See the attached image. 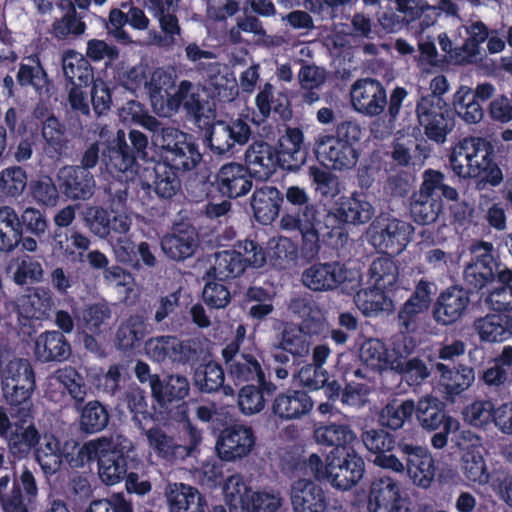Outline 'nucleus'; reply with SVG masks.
<instances>
[{
  "mask_svg": "<svg viewBox=\"0 0 512 512\" xmlns=\"http://www.w3.org/2000/svg\"><path fill=\"white\" fill-rule=\"evenodd\" d=\"M367 507L369 512H408L400 483L389 476L371 483Z\"/></svg>",
  "mask_w": 512,
  "mask_h": 512,
  "instance_id": "16",
  "label": "nucleus"
},
{
  "mask_svg": "<svg viewBox=\"0 0 512 512\" xmlns=\"http://www.w3.org/2000/svg\"><path fill=\"white\" fill-rule=\"evenodd\" d=\"M17 81L21 86H31L39 94L48 92V78L39 60H33V64L22 63L17 73Z\"/></svg>",
  "mask_w": 512,
  "mask_h": 512,
  "instance_id": "60",
  "label": "nucleus"
},
{
  "mask_svg": "<svg viewBox=\"0 0 512 512\" xmlns=\"http://www.w3.org/2000/svg\"><path fill=\"white\" fill-rule=\"evenodd\" d=\"M263 253L266 262L281 270L293 267L298 259L297 245L282 236L271 238L267 243V251Z\"/></svg>",
  "mask_w": 512,
  "mask_h": 512,
  "instance_id": "46",
  "label": "nucleus"
},
{
  "mask_svg": "<svg viewBox=\"0 0 512 512\" xmlns=\"http://www.w3.org/2000/svg\"><path fill=\"white\" fill-rule=\"evenodd\" d=\"M350 99L353 109L368 117L380 115L387 106L385 88L371 78L357 80L351 87Z\"/></svg>",
  "mask_w": 512,
  "mask_h": 512,
  "instance_id": "14",
  "label": "nucleus"
},
{
  "mask_svg": "<svg viewBox=\"0 0 512 512\" xmlns=\"http://www.w3.org/2000/svg\"><path fill=\"white\" fill-rule=\"evenodd\" d=\"M152 141L161 147L166 164L174 170H191L201 160L192 137L176 128L161 129L158 134H153Z\"/></svg>",
  "mask_w": 512,
  "mask_h": 512,
  "instance_id": "4",
  "label": "nucleus"
},
{
  "mask_svg": "<svg viewBox=\"0 0 512 512\" xmlns=\"http://www.w3.org/2000/svg\"><path fill=\"white\" fill-rule=\"evenodd\" d=\"M418 122L432 141L444 143L454 129V118L442 98L423 96L416 105Z\"/></svg>",
  "mask_w": 512,
  "mask_h": 512,
  "instance_id": "9",
  "label": "nucleus"
},
{
  "mask_svg": "<svg viewBox=\"0 0 512 512\" xmlns=\"http://www.w3.org/2000/svg\"><path fill=\"white\" fill-rule=\"evenodd\" d=\"M313 437L319 445L333 447L332 450L339 449V454L349 449H355V445L358 443V436L349 425L335 422L317 426Z\"/></svg>",
  "mask_w": 512,
  "mask_h": 512,
  "instance_id": "32",
  "label": "nucleus"
},
{
  "mask_svg": "<svg viewBox=\"0 0 512 512\" xmlns=\"http://www.w3.org/2000/svg\"><path fill=\"white\" fill-rule=\"evenodd\" d=\"M335 205V212L327 214L328 221L339 220L343 223L360 225L370 221L375 214V209L367 195L360 192L340 197Z\"/></svg>",
  "mask_w": 512,
  "mask_h": 512,
  "instance_id": "23",
  "label": "nucleus"
},
{
  "mask_svg": "<svg viewBox=\"0 0 512 512\" xmlns=\"http://www.w3.org/2000/svg\"><path fill=\"white\" fill-rule=\"evenodd\" d=\"M254 444L255 437L250 427L234 425L221 432L216 451L221 460L231 462L249 455Z\"/></svg>",
  "mask_w": 512,
  "mask_h": 512,
  "instance_id": "19",
  "label": "nucleus"
},
{
  "mask_svg": "<svg viewBox=\"0 0 512 512\" xmlns=\"http://www.w3.org/2000/svg\"><path fill=\"white\" fill-rule=\"evenodd\" d=\"M398 347L396 356H401V367L392 368V370L403 374L406 380L413 384H417L427 378L429 372L426 365L417 358L408 359L415 348L414 340L406 334H400Z\"/></svg>",
  "mask_w": 512,
  "mask_h": 512,
  "instance_id": "42",
  "label": "nucleus"
},
{
  "mask_svg": "<svg viewBox=\"0 0 512 512\" xmlns=\"http://www.w3.org/2000/svg\"><path fill=\"white\" fill-rule=\"evenodd\" d=\"M169 512H205L206 502L200 492L184 483H171L165 490Z\"/></svg>",
  "mask_w": 512,
  "mask_h": 512,
  "instance_id": "34",
  "label": "nucleus"
},
{
  "mask_svg": "<svg viewBox=\"0 0 512 512\" xmlns=\"http://www.w3.org/2000/svg\"><path fill=\"white\" fill-rule=\"evenodd\" d=\"M248 172L256 178L268 179L278 165V153L274 147L265 142L252 143L245 152Z\"/></svg>",
  "mask_w": 512,
  "mask_h": 512,
  "instance_id": "33",
  "label": "nucleus"
},
{
  "mask_svg": "<svg viewBox=\"0 0 512 512\" xmlns=\"http://www.w3.org/2000/svg\"><path fill=\"white\" fill-rule=\"evenodd\" d=\"M399 343L400 335L393 338L389 348L378 339H368L360 347V359L366 366L377 371L400 368L401 356H396Z\"/></svg>",
  "mask_w": 512,
  "mask_h": 512,
  "instance_id": "26",
  "label": "nucleus"
},
{
  "mask_svg": "<svg viewBox=\"0 0 512 512\" xmlns=\"http://www.w3.org/2000/svg\"><path fill=\"white\" fill-rule=\"evenodd\" d=\"M442 210V201L438 197H431L420 192L413 195L410 212L415 222L430 224L434 222Z\"/></svg>",
  "mask_w": 512,
  "mask_h": 512,
  "instance_id": "56",
  "label": "nucleus"
},
{
  "mask_svg": "<svg viewBox=\"0 0 512 512\" xmlns=\"http://www.w3.org/2000/svg\"><path fill=\"white\" fill-rule=\"evenodd\" d=\"M21 220L9 206L0 207V250L9 252L20 242Z\"/></svg>",
  "mask_w": 512,
  "mask_h": 512,
  "instance_id": "51",
  "label": "nucleus"
},
{
  "mask_svg": "<svg viewBox=\"0 0 512 512\" xmlns=\"http://www.w3.org/2000/svg\"><path fill=\"white\" fill-rule=\"evenodd\" d=\"M228 369V375L236 384L257 380L262 387H267L264 372L259 362L251 355L239 353V346L230 343L222 351Z\"/></svg>",
  "mask_w": 512,
  "mask_h": 512,
  "instance_id": "20",
  "label": "nucleus"
},
{
  "mask_svg": "<svg viewBox=\"0 0 512 512\" xmlns=\"http://www.w3.org/2000/svg\"><path fill=\"white\" fill-rule=\"evenodd\" d=\"M150 388L153 396L159 402L183 399L189 393L188 380L180 375H171L165 382H162L159 377H152Z\"/></svg>",
  "mask_w": 512,
  "mask_h": 512,
  "instance_id": "52",
  "label": "nucleus"
},
{
  "mask_svg": "<svg viewBox=\"0 0 512 512\" xmlns=\"http://www.w3.org/2000/svg\"><path fill=\"white\" fill-rule=\"evenodd\" d=\"M12 424L4 407L0 406V436H5L10 453L19 459L27 457L40 440V434L33 424Z\"/></svg>",
  "mask_w": 512,
  "mask_h": 512,
  "instance_id": "18",
  "label": "nucleus"
},
{
  "mask_svg": "<svg viewBox=\"0 0 512 512\" xmlns=\"http://www.w3.org/2000/svg\"><path fill=\"white\" fill-rule=\"evenodd\" d=\"M207 89L220 101L230 102L238 95L235 75L229 67L220 63L210 64L207 68Z\"/></svg>",
  "mask_w": 512,
  "mask_h": 512,
  "instance_id": "37",
  "label": "nucleus"
},
{
  "mask_svg": "<svg viewBox=\"0 0 512 512\" xmlns=\"http://www.w3.org/2000/svg\"><path fill=\"white\" fill-rule=\"evenodd\" d=\"M293 512H326L328 497L324 488L311 479H298L289 492Z\"/></svg>",
  "mask_w": 512,
  "mask_h": 512,
  "instance_id": "21",
  "label": "nucleus"
},
{
  "mask_svg": "<svg viewBox=\"0 0 512 512\" xmlns=\"http://www.w3.org/2000/svg\"><path fill=\"white\" fill-rule=\"evenodd\" d=\"M453 107L457 115L468 124L478 123L483 111L468 86H460L453 95Z\"/></svg>",
  "mask_w": 512,
  "mask_h": 512,
  "instance_id": "53",
  "label": "nucleus"
},
{
  "mask_svg": "<svg viewBox=\"0 0 512 512\" xmlns=\"http://www.w3.org/2000/svg\"><path fill=\"white\" fill-rule=\"evenodd\" d=\"M38 495L33 473L23 467L20 474L6 473L0 477V504L4 512H29V505Z\"/></svg>",
  "mask_w": 512,
  "mask_h": 512,
  "instance_id": "7",
  "label": "nucleus"
},
{
  "mask_svg": "<svg viewBox=\"0 0 512 512\" xmlns=\"http://www.w3.org/2000/svg\"><path fill=\"white\" fill-rule=\"evenodd\" d=\"M399 450L406 456V474L409 480L418 488L429 489L436 475L435 460L431 452L422 446L409 443H399Z\"/></svg>",
  "mask_w": 512,
  "mask_h": 512,
  "instance_id": "13",
  "label": "nucleus"
},
{
  "mask_svg": "<svg viewBox=\"0 0 512 512\" xmlns=\"http://www.w3.org/2000/svg\"><path fill=\"white\" fill-rule=\"evenodd\" d=\"M472 255L470 263L464 270L465 281L475 288H483L503 268L498 265L492 254L493 245L488 242H477L470 247Z\"/></svg>",
  "mask_w": 512,
  "mask_h": 512,
  "instance_id": "15",
  "label": "nucleus"
},
{
  "mask_svg": "<svg viewBox=\"0 0 512 512\" xmlns=\"http://www.w3.org/2000/svg\"><path fill=\"white\" fill-rule=\"evenodd\" d=\"M283 504L280 492L273 489L252 491L245 512H276Z\"/></svg>",
  "mask_w": 512,
  "mask_h": 512,
  "instance_id": "64",
  "label": "nucleus"
},
{
  "mask_svg": "<svg viewBox=\"0 0 512 512\" xmlns=\"http://www.w3.org/2000/svg\"><path fill=\"white\" fill-rule=\"evenodd\" d=\"M176 79L177 75L172 67H160L149 72L146 90L154 112L161 117H170L183 105L201 125L203 115L212 116L211 109L203 105L197 86L183 80L176 87Z\"/></svg>",
  "mask_w": 512,
  "mask_h": 512,
  "instance_id": "1",
  "label": "nucleus"
},
{
  "mask_svg": "<svg viewBox=\"0 0 512 512\" xmlns=\"http://www.w3.org/2000/svg\"><path fill=\"white\" fill-rule=\"evenodd\" d=\"M252 489L240 474L230 475L222 485L223 499L231 511L245 512Z\"/></svg>",
  "mask_w": 512,
  "mask_h": 512,
  "instance_id": "49",
  "label": "nucleus"
},
{
  "mask_svg": "<svg viewBox=\"0 0 512 512\" xmlns=\"http://www.w3.org/2000/svg\"><path fill=\"white\" fill-rule=\"evenodd\" d=\"M163 252L173 260L190 257L197 247V233L188 225L177 226L173 232L161 241Z\"/></svg>",
  "mask_w": 512,
  "mask_h": 512,
  "instance_id": "36",
  "label": "nucleus"
},
{
  "mask_svg": "<svg viewBox=\"0 0 512 512\" xmlns=\"http://www.w3.org/2000/svg\"><path fill=\"white\" fill-rule=\"evenodd\" d=\"M155 193L165 199L172 198L180 189V180L175 170L166 163H157L153 167Z\"/></svg>",
  "mask_w": 512,
  "mask_h": 512,
  "instance_id": "58",
  "label": "nucleus"
},
{
  "mask_svg": "<svg viewBox=\"0 0 512 512\" xmlns=\"http://www.w3.org/2000/svg\"><path fill=\"white\" fill-rule=\"evenodd\" d=\"M34 353L42 362L64 361L70 356L71 347L61 333L51 331L36 338Z\"/></svg>",
  "mask_w": 512,
  "mask_h": 512,
  "instance_id": "38",
  "label": "nucleus"
},
{
  "mask_svg": "<svg viewBox=\"0 0 512 512\" xmlns=\"http://www.w3.org/2000/svg\"><path fill=\"white\" fill-rule=\"evenodd\" d=\"M145 6L157 19L161 33L149 32V43L161 48H171L176 37L181 34V27L175 15L177 0H146Z\"/></svg>",
  "mask_w": 512,
  "mask_h": 512,
  "instance_id": "12",
  "label": "nucleus"
},
{
  "mask_svg": "<svg viewBox=\"0 0 512 512\" xmlns=\"http://www.w3.org/2000/svg\"><path fill=\"white\" fill-rule=\"evenodd\" d=\"M62 192L72 200H86L92 197L95 190L93 175L78 166H65L57 174Z\"/></svg>",
  "mask_w": 512,
  "mask_h": 512,
  "instance_id": "28",
  "label": "nucleus"
},
{
  "mask_svg": "<svg viewBox=\"0 0 512 512\" xmlns=\"http://www.w3.org/2000/svg\"><path fill=\"white\" fill-rule=\"evenodd\" d=\"M470 304L466 290L453 286L444 290L437 298L434 307V318L442 325H451L460 320Z\"/></svg>",
  "mask_w": 512,
  "mask_h": 512,
  "instance_id": "27",
  "label": "nucleus"
},
{
  "mask_svg": "<svg viewBox=\"0 0 512 512\" xmlns=\"http://www.w3.org/2000/svg\"><path fill=\"white\" fill-rule=\"evenodd\" d=\"M113 448L106 452L99 462V477L107 485H115L122 481L127 473V454L132 443L122 436H116Z\"/></svg>",
  "mask_w": 512,
  "mask_h": 512,
  "instance_id": "24",
  "label": "nucleus"
},
{
  "mask_svg": "<svg viewBox=\"0 0 512 512\" xmlns=\"http://www.w3.org/2000/svg\"><path fill=\"white\" fill-rule=\"evenodd\" d=\"M496 405L492 400H476L463 411L464 420L474 427H486L494 424Z\"/></svg>",
  "mask_w": 512,
  "mask_h": 512,
  "instance_id": "63",
  "label": "nucleus"
},
{
  "mask_svg": "<svg viewBox=\"0 0 512 512\" xmlns=\"http://www.w3.org/2000/svg\"><path fill=\"white\" fill-rule=\"evenodd\" d=\"M103 161L107 167L125 173L131 171L135 165V156L130 152L123 130H118L109 138V144L103 150Z\"/></svg>",
  "mask_w": 512,
  "mask_h": 512,
  "instance_id": "40",
  "label": "nucleus"
},
{
  "mask_svg": "<svg viewBox=\"0 0 512 512\" xmlns=\"http://www.w3.org/2000/svg\"><path fill=\"white\" fill-rule=\"evenodd\" d=\"M120 117L125 123H133L158 134L159 121L151 116L146 109L137 101H128L121 109Z\"/></svg>",
  "mask_w": 512,
  "mask_h": 512,
  "instance_id": "62",
  "label": "nucleus"
},
{
  "mask_svg": "<svg viewBox=\"0 0 512 512\" xmlns=\"http://www.w3.org/2000/svg\"><path fill=\"white\" fill-rule=\"evenodd\" d=\"M338 450L329 452L328 483L332 488L349 491L355 487L365 474V462L356 449H349L339 454Z\"/></svg>",
  "mask_w": 512,
  "mask_h": 512,
  "instance_id": "11",
  "label": "nucleus"
},
{
  "mask_svg": "<svg viewBox=\"0 0 512 512\" xmlns=\"http://www.w3.org/2000/svg\"><path fill=\"white\" fill-rule=\"evenodd\" d=\"M361 273L358 269L338 262L316 263L304 270L303 284L313 291H331L340 285L354 289L359 286Z\"/></svg>",
  "mask_w": 512,
  "mask_h": 512,
  "instance_id": "8",
  "label": "nucleus"
},
{
  "mask_svg": "<svg viewBox=\"0 0 512 512\" xmlns=\"http://www.w3.org/2000/svg\"><path fill=\"white\" fill-rule=\"evenodd\" d=\"M35 458L45 474L56 473L63 462L68 458L63 452L59 440L52 434L45 433L40 436L34 450Z\"/></svg>",
  "mask_w": 512,
  "mask_h": 512,
  "instance_id": "43",
  "label": "nucleus"
},
{
  "mask_svg": "<svg viewBox=\"0 0 512 512\" xmlns=\"http://www.w3.org/2000/svg\"><path fill=\"white\" fill-rule=\"evenodd\" d=\"M482 341L504 342L512 338V317L503 314H489L474 323Z\"/></svg>",
  "mask_w": 512,
  "mask_h": 512,
  "instance_id": "41",
  "label": "nucleus"
},
{
  "mask_svg": "<svg viewBox=\"0 0 512 512\" xmlns=\"http://www.w3.org/2000/svg\"><path fill=\"white\" fill-rule=\"evenodd\" d=\"M362 129L355 121H344L337 126L336 135L321 133L315 139L317 159L326 168L347 171L354 168L359 159L357 144Z\"/></svg>",
  "mask_w": 512,
  "mask_h": 512,
  "instance_id": "3",
  "label": "nucleus"
},
{
  "mask_svg": "<svg viewBox=\"0 0 512 512\" xmlns=\"http://www.w3.org/2000/svg\"><path fill=\"white\" fill-rule=\"evenodd\" d=\"M188 435V443L176 444L174 440L159 428L149 429L146 432L149 447L165 459H179L190 455L201 442L200 432L194 428L190 421L184 424Z\"/></svg>",
  "mask_w": 512,
  "mask_h": 512,
  "instance_id": "17",
  "label": "nucleus"
},
{
  "mask_svg": "<svg viewBox=\"0 0 512 512\" xmlns=\"http://www.w3.org/2000/svg\"><path fill=\"white\" fill-rule=\"evenodd\" d=\"M415 410V403L412 400L392 401L381 411L379 421L382 426L397 430L403 427Z\"/></svg>",
  "mask_w": 512,
  "mask_h": 512,
  "instance_id": "57",
  "label": "nucleus"
},
{
  "mask_svg": "<svg viewBox=\"0 0 512 512\" xmlns=\"http://www.w3.org/2000/svg\"><path fill=\"white\" fill-rule=\"evenodd\" d=\"M436 369L440 373L439 386L450 397L467 390L475 380V373L471 367L460 366L450 370L446 365L438 363Z\"/></svg>",
  "mask_w": 512,
  "mask_h": 512,
  "instance_id": "45",
  "label": "nucleus"
},
{
  "mask_svg": "<svg viewBox=\"0 0 512 512\" xmlns=\"http://www.w3.org/2000/svg\"><path fill=\"white\" fill-rule=\"evenodd\" d=\"M236 250H223L215 253L214 262L209 272L214 278L226 280L239 276L245 270L246 264L260 268L266 263L263 249L252 240H245Z\"/></svg>",
  "mask_w": 512,
  "mask_h": 512,
  "instance_id": "5",
  "label": "nucleus"
},
{
  "mask_svg": "<svg viewBox=\"0 0 512 512\" xmlns=\"http://www.w3.org/2000/svg\"><path fill=\"white\" fill-rule=\"evenodd\" d=\"M449 164L458 177L475 179L482 186H498L503 181L492 147L481 137H467L459 141L451 150Z\"/></svg>",
  "mask_w": 512,
  "mask_h": 512,
  "instance_id": "2",
  "label": "nucleus"
},
{
  "mask_svg": "<svg viewBox=\"0 0 512 512\" xmlns=\"http://www.w3.org/2000/svg\"><path fill=\"white\" fill-rule=\"evenodd\" d=\"M212 111L211 117L203 115L201 125L194 117L199 128H208V142L210 148L218 153L223 154L230 151L236 144L244 145L250 137V127L241 118L232 120L231 122L217 121L213 122L215 118V111L208 104H204Z\"/></svg>",
  "mask_w": 512,
  "mask_h": 512,
  "instance_id": "10",
  "label": "nucleus"
},
{
  "mask_svg": "<svg viewBox=\"0 0 512 512\" xmlns=\"http://www.w3.org/2000/svg\"><path fill=\"white\" fill-rule=\"evenodd\" d=\"M388 292L374 286L360 290L355 296V304L367 317L377 316L382 312H391L394 305L392 299L387 294Z\"/></svg>",
  "mask_w": 512,
  "mask_h": 512,
  "instance_id": "47",
  "label": "nucleus"
},
{
  "mask_svg": "<svg viewBox=\"0 0 512 512\" xmlns=\"http://www.w3.org/2000/svg\"><path fill=\"white\" fill-rule=\"evenodd\" d=\"M414 227L390 215L378 216L369 226L367 241L378 251L399 254L412 240Z\"/></svg>",
  "mask_w": 512,
  "mask_h": 512,
  "instance_id": "6",
  "label": "nucleus"
},
{
  "mask_svg": "<svg viewBox=\"0 0 512 512\" xmlns=\"http://www.w3.org/2000/svg\"><path fill=\"white\" fill-rule=\"evenodd\" d=\"M330 222L326 219L323 223L317 209L313 205H307L296 215L282 217L281 226L286 230H299L305 241L316 244L319 235L324 233V230H329ZM326 233L330 234V231Z\"/></svg>",
  "mask_w": 512,
  "mask_h": 512,
  "instance_id": "29",
  "label": "nucleus"
},
{
  "mask_svg": "<svg viewBox=\"0 0 512 512\" xmlns=\"http://www.w3.org/2000/svg\"><path fill=\"white\" fill-rule=\"evenodd\" d=\"M314 406L312 398L302 390H286L276 395L272 412L281 420H298L307 415Z\"/></svg>",
  "mask_w": 512,
  "mask_h": 512,
  "instance_id": "30",
  "label": "nucleus"
},
{
  "mask_svg": "<svg viewBox=\"0 0 512 512\" xmlns=\"http://www.w3.org/2000/svg\"><path fill=\"white\" fill-rule=\"evenodd\" d=\"M282 196L272 186H263L255 190L252 197L254 216L262 224L271 223L279 213Z\"/></svg>",
  "mask_w": 512,
  "mask_h": 512,
  "instance_id": "44",
  "label": "nucleus"
},
{
  "mask_svg": "<svg viewBox=\"0 0 512 512\" xmlns=\"http://www.w3.org/2000/svg\"><path fill=\"white\" fill-rule=\"evenodd\" d=\"M250 173L241 164L223 165L216 176V185L222 195L237 198L247 194L252 188Z\"/></svg>",
  "mask_w": 512,
  "mask_h": 512,
  "instance_id": "31",
  "label": "nucleus"
},
{
  "mask_svg": "<svg viewBox=\"0 0 512 512\" xmlns=\"http://www.w3.org/2000/svg\"><path fill=\"white\" fill-rule=\"evenodd\" d=\"M473 448L466 450L461 457V472L471 484L484 485L489 481V473L481 451L476 447L479 438L474 437Z\"/></svg>",
  "mask_w": 512,
  "mask_h": 512,
  "instance_id": "48",
  "label": "nucleus"
},
{
  "mask_svg": "<svg viewBox=\"0 0 512 512\" xmlns=\"http://www.w3.org/2000/svg\"><path fill=\"white\" fill-rule=\"evenodd\" d=\"M2 394L8 405L18 408L16 415L23 422L32 416L33 403L31 397L36 388L35 378L24 382L6 381L1 384Z\"/></svg>",
  "mask_w": 512,
  "mask_h": 512,
  "instance_id": "35",
  "label": "nucleus"
},
{
  "mask_svg": "<svg viewBox=\"0 0 512 512\" xmlns=\"http://www.w3.org/2000/svg\"><path fill=\"white\" fill-rule=\"evenodd\" d=\"M54 301L52 294L48 289L38 287L29 295L20 299L18 304V314L23 319L44 320L48 319Z\"/></svg>",
  "mask_w": 512,
  "mask_h": 512,
  "instance_id": "39",
  "label": "nucleus"
},
{
  "mask_svg": "<svg viewBox=\"0 0 512 512\" xmlns=\"http://www.w3.org/2000/svg\"><path fill=\"white\" fill-rule=\"evenodd\" d=\"M115 438L107 439V438H98L91 441L86 442L81 447H79L77 456L67 458V462L70 466L73 467H81L86 463L98 459V463L100 462V458L106 453L109 452L110 448L115 447L113 445Z\"/></svg>",
  "mask_w": 512,
  "mask_h": 512,
  "instance_id": "59",
  "label": "nucleus"
},
{
  "mask_svg": "<svg viewBox=\"0 0 512 512\" xmlns=\"http://www.w3.org/2000/svg\"><path fill=\"white\" fill-rule=\"evenodd\" d=\"M224 382V371L221 366L214 362L200 365L194 373V384L201 391L211 393L222 387Z\"/></svg>",
  "mask_w": 512,
  "mask_h": 512,
  "instance_id": "61",
  "label": "nucleus"
},
{
  "mask_svg": "<svg viewBox=\"0 0 512 512\" xmlns=\"http://www.w3.org/2000/svg\"><path fill=\"white\" fill-rule=\"evenodd\" d=\"M85 220L91 232L104 239L125 236L132 225V218L126 211L115 212L111 219L108 212L101 207H89Z\"/></svg>",
  "mask_w": 512,
  "mask_h": 512,
  "instance_id": "22",
  "label": "nucleus"
},
{
  "mask_svg": "<svg viewBox=\"0 0 512 512\" xmlns=\"http://www.w3.org/2000/svg\"><path fill=\"white\" fill-rule=\"evenodd\" d=\"M399 279V269L396 262L389 257H379L370 265L369 282L378 289L392 291Z\"/></svg>",
  "mask_w": 512,
  "mask_h": 512,
  "instance_id": "50",
  "label": "nucleus"
},
{
  "mask_svg": "<svg viewBox=\"0 0 512 512\" xmlns=\"http://www.w3.org/2000/svg\"><path fill=\"white\" fill-rule=\"evenodd\" d=\"M414 413L424 430L435 431L443 426L446 432H456L460 427L459 421L445 414L443 404L433 396L421 397L415 404Z\"/></svg>",
  "mask_w": 512,
  "mask_h": 512,
  "instance_id": "25",
  "label": "nucleus"
},
{
  "mask_svg": "<svg viewBox=\"0 0 512 512\" xmlns=\"http://www.w3.org/2000/svg\"><path fill=\"white\" fill-rule=\"evenodd\" d=\"M497 281L501 284L494 287L486 297V303L498 311L512 310V270L503 268L497 273Z\"/></svg>",
  "mask_w": 512,
  "mask_h": 512,
  "instance_id": "55",
  "label": "nucleus"
},
{
  "mask_svg": "<svg viewBox=\"0 0 512 512\" xmlns=\"http://www.w3.org/2000/svg\"><path fill=\"white\" fill-rule=\"evenodd\" d=\"M62 68L65 77L70 82L78 80L81 84H87L93 79V70L89 61L79 52L68 50L62 57Z\"/></svg>",
  "mask_w": 512,
  "mask_h": 512,
  "instance_id": "54",
  "label": "nucleus"
}]
</instances>
